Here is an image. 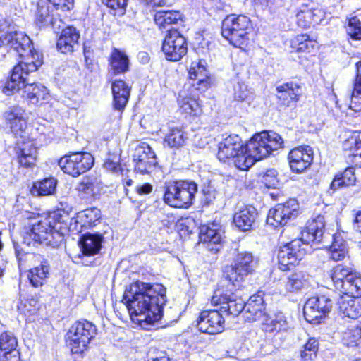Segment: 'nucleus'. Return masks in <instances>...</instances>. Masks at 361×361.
<instances>
[{"label":"nucleus","instance_id":"obj_1","mask_svg":"<svg viewBox=\"0 0 361 361\" xmlns=\"http://www.w3.org/2000/svg\"><path fill=\"white\" fill-rule=\"evenodd\" d=\"M5 47L8 51H13L22 59L13 67L11 76L4 85V91L11 93L16 81L22 78L24 73L35 72L42 64L39 54L34 49L30 38L22 32L16 30L15 25L10 19L0 20V47Z\"/></svg>","mask_w":361,"mask_h":361},{"label":"nucleus","instance_id":"obj_2","mask_svg":"<svg viewBox=\"0 0 361 361\" xmlns=\"http://www.w3.org/2000/svg\"><path fill=\"white\" fill-rule=\"evenodd\" d=\"M122 302L129 316H163L166 288L159 283L137 281L126 287Z\"/></svg>","mask_w":361,"mask_h":361},{"label":"nucleus","instance_id":"obj_3","mask_svg":"<svg viewBox=\"0 0 361 361\" xmlns=\"http://www.w3.org/2000/svg\"><path fill=\"white\" fill-rule=\"evenodd\" d=\"M301 238L294 239L279 247L278 267L283 271L291 270L295 264L312 251L313 245L322 243L324 235V216L318 215L307 221Z\"/></svg>","mask_w":361,"mask_h":361},{"label":"nucleus","instance_id":"obj_4","mask_svg":"<svg viewBox=\"0 0 361 361\" xmlns=\"http://www.w3.org/2000/svg\"><path fill=\"white\" fill-rule=\"evenodd\" d=\"M59 219H61V216L57 213H49L32 226L25 227L21 231L19 242L14 243L16 257L20 259L23 255L21 252H25L21 245L35 247L44 244L53 247L59 246L69 231L60 228Z\"/></svg>","mask_w":361,"mask_h":361},{"label":"nucleus","instance_id":"obj_5","mask_svg":"<svg viewBox=\"0 0 361 361\" xmlns=\"http://www.w3.org/2000/svg\"><path fill=\"white\" fill-rule=\"evenodd\" d=\"M197 190L194 180H171L166 183L164 201L171 207L187 209L193 204Z\"/></svg>","mask_w":361,"mask_h":361},{"label":"nucleus","instance_id":"obj_6","mask_svg":"<svg viewBox=\"0 0 361 361\" xmlns=\"http://www.w3.org/2000/svg\"><path fill=\"white\" fill-rule=\"evenodd\" d=\"M239 290L230 286L225 293L220 290H216L211 299L212 307L202 311L200 316H208L213 313H216V316H223L224 314L238 316L246 307L243 300H237V298L240 297L237 293Z\"/></svg>","mask_w":361,"mask_h":361},{"label":"nucleus","instance_id":"obj_7","mask_svg":"<svg viewBox=\"0 0 361 361\" xmlns=\"http://www.w3.org/2000/svg\"><path fill=\"white\" fill-rule=\"evenodd\" d=\"M252 29L251 20L245 15H228L221 24L222 36L236 47H240L248 42Z\"/></svg>","mask_w":361,"mask_h":361},{"label":"nucleus","instance_id":"obj_8","mask_svg":"<svg viewBox=\"0 0 361 361\" xmlns=\"http://www.w3.org/2000/svg\"><path fill=\"white\" fill-rule=\"evenodd\" d=\"M234 264L226 265L223 269V277L228 281L229 286L240 288V283L257 266V260L250 252H238L234 258Z\"/></svg>","mask_w":361,"mask_h":361},{"label":"nucleus","instance_id":"obj_9","mask_svg":"<svg viewBox=\"0 0 361 361\" xmlns=\"http://www.w3.org/2000/svg\"><path fill=\"white\" fill-rule=\"evenodd\" d=\"M282 137L274 131H263L255 134L244 146L257 161L267 157L273 151L281 148Z\"/></svg>","mask_w":361,"mask_h":361},{"label":"nucleus","instance_id":"obj_10","mask_svg":"<svg viewBox=\"0 0 361 361\" xmlns=\"http://www.w3.org/2000/svg\"><path fill=\"white\" fill-rule=\"evenodd\" d=\"M96 334L95 326L82 320L73 324L66 335V342L73 354L82 353Z\"/></svg>","mask_w":361,"mask_h":361},{"label":"nucleus","instance_id":"obj_11","mask_svg":"<svg viewBox=\"0 0 361 361\" xmlns=\"http://www.w3.org/2000/svg\"><path fill=\"white\" fill-rule=\"evenodd\" d=\"M32 73L31 71L24 73L19 81L15 82L14 86L16 87L15 89H12L11 93H6L4 91V85L2 86V92L8 96L18 92L22 97L35 105H41L47 102L49 97L47 88L40 83L29 82L30 79L27 77Z\"/></svg>","mask_w":361,"mask_h":361},{"label":"nucleus","instance_id":"obj_12","mask_svg":"<svg viewBox=\"0 0 361 361\" xmlns=\"http://www.w3.org/2000/svg\"><path fill=\"white\" fill-rule=\"evenodd\" d=\"M94 162V157L90 153L77 152L62 157L59 160L58 165L65 173L78 177L89 171L93 166Z\"/></svg>","mask_w":361,"mask_h":361},{"label":"nucleus","instance_id":"obj_13","mask_svg":"<svg viewBox=\"0 0 361 361\" xmlns=\"http://www.w3.org/2000/svg\"><path fill=\"white\" fill-rule=\"evenodd\" d=\"M298 209L299 204L295 199H290L284 203L278 204L269 209L267 224L274 228L284 226L298 216Z\"/></svg>","mask_w":361,"mask_h":361},{"label":"nucleus","instance_id":"obj_14","mask_svg":"<svg viewBox=\"0 0 361 361\" xmlns=\"http://www.w3.org/2000/svg\"><path fill=\"white\" fill-rule=\"evenodd\" d=\"M162 51L167 60L178 61L188 52L187 40L177 30H170L163 42Z\"/></svg>","mask_w":361,"mask_h":361},{"label":"nucleus","instance_id":"obj_15","mask_svg":"<svg viewBox=\"0 0 361 361\" xmlns=\"http://www.w3.org/2000/svg\"><path fill=\"white\" fill-rule=\"evenodd\" d=\"M302 94L300 85L295 81H288L276 87L277 105L281 111L288 108L295 109Z\"/></svg>","mask_w":361,"mask_h":361},{"label":"nucleus","instance_id":"obj_16","mask_svg":"<svg viewBox=\"0 0 361 361\" xmlns=\"http://www.w3.org/2000/svg\"><path fill=\"white\" fill-rule=\"evenodd\" d=\"M135 171L142 174L150 173L158 164L156 154L145 142L136 146L133 154Z\"/></svg>","mask_w":361,"mask_h":361},{"label":"nucleus","instance_id":"obj_17","mask_svg":"<svg viewBox=\"0 0 361 361\" xmlns=\"http://www.w3.org/2000/svg\"><path fill=\"white\" fill-rule=\"evenodd\" d=\"M103 241V235L98 233H87L80 238L79 245L82 252V260L84 264L91 266L97 264L96 259L93 261H88L87 258L99 254Z\"/></svg>","mask_w":361,"mask_h":361},{"label":"nucleus","instance_id":"obj_18","mask_svg":"<svg viewBox=\"0 0 361 361\" xmlns=\"http://www.w3.org/2000/svg\"><path fill=\"white\" fill-rule=\"evenodd\" d=\"M35 24L39 28L51 26L58 33L64 23L54 13V8L46 2H39L35 15Z\"/></svg>","mask_w":361,"mask_h":361},{"label":"nucleus","instance_id":"obj_19","mask_svg":"<svg viewBox=\"0 0 361 361\" xmlns=\"http://www.w3.org/2000/svg\"><path fill=\"white\" fill-rule=\"evenodd\" d=\"M288 159L292 171L300 173L311 165L313 150L310 146L295 147L290 151Z\"/></svg>","mask_w":361,"mask_h":361},{"label":"nucleus","instance_id":"obj_20","mask_svg":"<svg viewBox=\"0 0 361 361\" xmlns=\"http://www.w3.org/2000/svg\"><path fill=\"white\" fill-rule=\"evenodd\" d=\"M2 118L5 121L6 127L15 134L23 132L27 127L25 111L18 105L8 107L3 113Z\"/></svg>","mask_w":361,"mask_h":361},{"label":"nucleus","instance_id":"obj_21","mask_svg":"<svg viewBox=\"0 0 361 361\" xmlns=\"http://www.w3.org/2000/svg\"><path fill=\"white\" fill-rule=\"evenodd\" d=\"M243 146L244 144L239 135L236 134L230 135L219 143L217 158L219 161L226 162L233 156H236Z\"/></svg>","mask_w":361,"mask_h":361},{"label":"nucleus","instance_id":"obj_22","mask_svg":"<svg viewBox=\"0 0 361 361\" xmlns=\"http://www.w3.org/2000/svg\"><path fill=\"white\" fill-rule=\"evenodd\" d=\"M217 226L202 225L200 228L199 238L200 241L206 245L207 248L213 253H217L222 248V237Z\"/></svg>","mask_w":361,"mask_h":361},{"label":"nucleus","instance_id":"obj_23","mask_svg":"<svg viewBox=\"0 0 361 361\" xmlns=\"http://www.w3.org/2000/svg\"><path fill=\"white\" fill-rule=\"evenodd\" d=\"M131 87L122 80H115L111 83L112 106L114 110L123 112L128 102Z\"/></svg>","mask_w":361,"mask_h":361},{"label":"nucleus","instance_id":"obj_24","mask_svg":"<svg viewBox=\"0 0 361 361\" xmlns=\"http://www.w3.org/2000/svg\"><path fill=\"white\" fill-rule=\"evenodd\" d=\"M258 216L257 209L252 205H246L240 208L233 216L235 226L242 231L252 230Z\"/></svg>","mask_w":361,"mask_h":361},{"label":"nucleus","instance_id":"obj_25","mask_svg":"<svg viewBox=\"0 0 361 361\" xmlns=\"http://www.w3.org/2000/svg\"><path fill=\"white\" fill-rule=\"evenodd\" d=\"M15 159L21 167L32 169L37 157V149L31 142L18 143L15 148Z\"/></svg>","mask_w":361,"mask_h":361},{"label":"nucleus","instance_id":"obj_26","mask_svg":"<svg viewBox=\"0 0 361 361\" xmlns=\"http://www.w3.org/2000/svg\"><path fill=\"white\" fill-rule=\"evenodd\" d=\"M61 28V32L59 37L57 39L56 48L61 53L66 54L73 52L78 46V42L80 38V34L78 31L72 26H68Z\"/></svg>","mask_w":361,"mask_h":361},{"label":"nucleus","instance_id":"obj_27","mask_svg":"<svg viewBox=\"0 0 361 361\" xmlns=\"http://www.w3.org/2000/svg\"><path fill=\"white\" fill-rule=\"evenodd\" d=\"M348 162L361 168V134L355 133L343 142Z\"/></svg>","mask_w":361,"mask_h":361},{"label":"nucleus","instance_id":"obj_28","mask_svg":"<svg viewBox=\"0 0 361 361\" xmlns=\"http://www.w3.org/2000/svg\"><path fill=\"white\" fill-rule=\"evenodd\" d=\"M332 305V300L325 295L312 297L303 305V316L314 313L326 316L330 312Z\"/></svg>","mask_w":361,"mask_h":361},{"label":"nucleus","instance_id":"obj_29","mask_svg":"<svg viewBox=\"0 0 361 361\" xmlns=\"http://www.w3.org/2000/svg\"><path fill=\"white\" fill-rule=\"evenodd\" d=\"M109 73L114 75L125 74L130 69V59L126 53L114 48L108 59Z\"/></svg>","mask_w":361,"mask_h":361},{"label":"nucleus","instance_id":"obj_30","mask_svg":"<svg viewBox=\"0 0 361 361\" xmlns=\"http://www.w3.org/2000/svg\"><path fill=\"white\" fill-rule=\"evenodd\" d=\"M101 217V212L96 207L87 208L76 214L71 223L77 222L76 226L78 231H70L73 234H78L82 231L83 228H90L95 224Z\"/></svg>","mask_w":361,"mask_h":361},{"label":"nucleus","instance_id":"obj_31","mask_svg":"<svg viewBox=\"0 0 361 361\" xmlns=\"http://www.w3.org/2000/svg\"><path fill=\"white\" fill-rule=\"evenodd\" d=\"M76 189L81 199L92 201L99 192L100 182L95 177L86 176L78 184Z\"/></svg>","mask_w":361,"mask_h":361},{"label":"nucleus","instance_id":"obj_32","mask_svg":"<svg viewBox=\"0 0 361 361\" xmlns=\"http://www.w3.org/2000/svg\"><path fill=\"white\" fill-rule=\"evenodd\" d=\"M154 22L160 28L183 22V16L179 11L160 10L154 15Z\"/></svg>","mask_w":361,"mask_h":361},{"label":"nucleus","instance_id":"obj_33","mask_svg":"<svg viewBox=\"0 0 361 361\" xmlns=\"http://www.w3.org/2000/svg\"><path fill=\"white\" fill-rule=\"evenodd\" d=\"M224 317H198L197 326L199 330L208 334H216L224 329Z\"/></svg>","mask_w":361,"mask_h":361},{"label":"nucleus","instance_id":"obj_34","mask_svg":"<svg viewBox=\"0 0 361 361\" xmlns=\"http://www.w3.org/2000/svg\"><path fill=\"white\" fill-rule=\"evenodd\" d=\"M73 210V207L66 201H61L59 204L57 209L51 212V213H57L59 216H61V219H59V222L61 226V229L63 231H78L76 226H78L77 222L71 223L73 217L70 216V212Z\"/></svg>","mask_w":361,"mask_h":361},{"label":"nucleus","instance_id":"obj_35","mask_svg":"<svg viewBox=\"0 0 361 361\" xmlns=\"http://www.w3.org/2000/svg\"><path fill=\"white\" fill-rule=\"evenodd\" d=\"M162 317H125V322L130 324L133 328L140 327L142 329L151 331L164 327L161 322Z\"/></svg>","mask_w":361,"mask_h":361},{"label":"nucleus","instance_id":"obj_36","mask_svg":"<svg viewBox=\"0 0 361 361\" xmlns=\"http://www.w3.org/2000/svg\"><path fill=\"white\" fill-rule=\"evenodd\" d=\"M324 235H326V237L321 243H324L326 238H331L333 240L329 250L328 251L329 257L335 262L343 260L347 254L346 246L343 240H338V237L335 235L331 236L325 231Z\"/></svg>","mask_w":361,"mask_h":361},{"label":"nucleus","instance_id":"obj_37","mask_svg":"<svg viewBox=\"0 0 361 361\" xmlns=\"http://www.w3.org/2000/svg\"><path fill=\"white\" fill-rule=\"evenodd\" d=\"M355 179L354 168L348 167L343 172L334 176L330 185V190L334 192L340 188L353 185Z\"/></svg>","mask_w":361,"mask_h":361},{"label":"nucleus","instance_id":"obj_38","mask_svg":"<svg viewBox=\"0 0 361 361\" xmlns=\"http://www.w3.org/2000/svg\"><path fill=\"white\" fill-rule=\"evenodd\" d=\"M204 63V61L192 63L189 70V76L191 80H197V85L207 88L209 85V79Z\"/></svg>","mask_w":361,"mask_h":361},{"label":"nucleus","instance_id":"obj_39","mask_svg":"<svg viewBox=\"0 0 361 361\" xmlns=\"http://www.w3.org/2000/svg\"><path fill=\"white\" fill-rule=\"evenodd\" d=\"M354 272L351 267L339 264L331 270L330 277L334 287L338 290L343 288V284L348 279V276Z\"/></svg>","mask_w":361,"mask_h":361},{"label":"nucleus","instance_id":"obj_40","mask_svg":"<svg viewBox=\"0 0 361 361\" xmlns=\"http://www.w3.org/2000/svg\"><path fill=\"white\" fill-rule=\"evenodd\" d=\"M355 66L357 74L351 93L349 107L355 111H361V61L356 63Z\"/></svg>","mask_w":361,"mask_h":361},{"label":"nucleus","instance_id":"obj_41","mask_svg":"<svg viewBox=\"0 0 361 361\" xmlns=\"http://www.w3.org/2000/svg\"><path fill=\"white\" fill-rule=\"evenodd\" d=\"M57 185V180L53 177L44 178L35 182L31 192L36 196H47L54 193Z\"/></svg>","mask_w":361,"mask_h":361},{"label":"nucleus","instance_id":"obj_42","mask_svg":"<svg viewBox=\"0 0 361 361\" xmlns=\"http://www.w3.org/2000/svg\"><path fill=\"white\" fill-rule=\"evenodd\" d=\"M338 291L353 298L361 297V277L355 272L348 276V279Z\"/></svg>","mask_w":361,"mask_h":361},{"label":"nucleus","instance_id":"obj_43","mask_svg":"<svg viewBox=\"0 0 361 361\" xmlns=\"http://www.w3.org/2000/svg\"><path fill=\"white\" fill-rule=\"evenodd\" d=\"M309 275L302 271H295L291 274L286 283V289L288 292H296L302 289L307 284Z\"/></svg>","mask_w":361,"mask_h":361},{"label":"nucleus","instance_id":"obj_44","mask_svg":"<svg viewBox=\"0 0 361 361\" xmlns=\"http://www.w3.org/2000/svg\"><path fill=\"white\" fill-rule=\"evenodd\" d=\"M186 139V133L182 129L173 128L165 136L164 144L171 149H178L184 145Z\"/></svg>","mask_w":361,"mask_h":361},{"label":"nucleus","instance_id":"obj_45","mask_svg":"<svg viewBox=\"0 0 361 361\" xmlns=\"http://www.w3.org/2000/svg\"><path fill=\"white\" fill-rule=\"evenodd\" d=\"M343 340L344 344L350 348L361 345V325H350L344 333Z\"/></svg>","mask_w":361,"mask_h":361},{"label":"nucleus","instance_id":"obj_46","mask_svg":"<svg viewBox=\"0 0 361 361\" xmlns=\"http://www.w3.org/2000/svg\"><path fill=\"white\" fill-rule=\"evenodd\" d=\"M230 160H232L235 166L240 170H247L256 162L245 146Z\"/></svg>","mask_w":361,"mask_h":361},{"label":"nucleus","instance_id":"obj_47","mask_svg":"<svg viewBox=\"0 0 361 361\" xmlns=\"http://www.w3.org/2000/svg\"><path fill=\"white\" fill-rule=\"evenodd\" d=\"M315 46V41L310 39L306 35H298L291 42V48L297 52L310 53L314 49Z\"/></svg>","mask_w":361,"mask_h":361},{"label":"nucleus","instance_id":"obj_48","mask_svg":"<svg viewBox=\"0 0 361 361\" xmlns=\"http://www.w3.org/2000/svg\"><path fill=\"white\" fill-rule=\"evenodd\" d=\"M233 98L235 101L250 103L253 99V94L244 82L237 81L233 83Z\"/></svg>","mask_w":361,"mask_h":361},{"label":"nucleus","instance_id":"obj_49","mask_svg":"<svg viewBox=\"0 0 361 361\" xmlns=\"http://www.w3.org/2000/svg\"><path fill=\"white\" fill-rule=\"evenodd\" d=\"M201 193L202 195V202L204 206H209L216 199L218 195V192L209 180H207L201 186Z\"/></svg>","mask_w":361,"mask_h":361},{"label":"nucleus","instance_id":"obj_50","mask_svg":"<svg viewBox=\"0 0 361 361\" xmlns=\"http://www.w3.org/2000/svg\"><path fill=\"white\" fill-rule=\"evenodd\" d=\"M345 30L352 39L361 40V20L357 16L351 17L348 20Z\"/></svg>","mask_w":361,"mask_h":361},{"label":"nucleus","instance_id":"obj_51","mask_svg":"<svg viewBox=\"0 0 361 361\" xmlns=\"http://www.w3.org/2000/svg\"><path fill=\"white\" fill-rule=\"evenodd\" d=\"M318 346L319 343L315 338H310L301 351V357L305 361L313 360L317 357Z\"/></svg>","mask_w":361,"mask_h":361},{"label":"nucleus","instance_id":"obj_52","mask_svg":"<svg viewBox=\"0 0 361 361\" xmlns=\"http://www.w3.org/2000/svg\"><path fill=\"white\" fill-rule=\"evenodd\" d=\"M314 13L313 11L305 7L296 13L297 23L298 26L306 28L309 27L314 20Z\"/></svg>","mask_w":361,"mask_h":361},{"label":"nucleus","instance_id":"obj_53","mask_svg":"<svg viewBox=\"0 0 361 361\" xmlns=\"http://www.w3.org/2000/svg\"><path fill=\"white\" fill-rule=\"evenodd\" d=\"M17 339L13 333L5 331L0 335V350L6 352L17 347Z\"/></svg>","mask_w":361,"mask_h":361},{"label":"nucleus","instance_id":"obj_54","mask_svg":"<svg viewBox=\"0 0 361 361\" xmlns=\"http://www.w3.org/2000/svg\"><path fill=\"white\" fill-rule=\"evenodd\" d=\"M283 317H265L262 323V329L265 331L272 332L280 331L283 326Z\"/></svg>","mask_w":361,"mask_h":361},{"label":"nucleus","instance_id":"obj_55","mask_svg":"<svg viewBox=\"0 0 361 361\" xmlns=\"http://www.w3.org/2000/svg\"><path fill=\"white\" fill-rule=\"evenodd\" d=\"M103 4L114 11H119L123 14L126 11L128 0H102Z\"/></svg>","mask_w":361,"mask_h":361},{"label":"nucleus","instance_id":"obj_56","mask_svg":"<svg viewBox=\"0 0 361 361\" xmlns=\"http://www.w3.org/2000/svg\"><path fill=\"white\" fill-rule=\"evenodd\" d=\"M277 172L274 169H269L266 171L262 178V182L267 188H276L278 184L276 178Z\"/></svg>","mask_w":361,"mask_h":361},{"label":"nucleus","instance_id":"obj_57","mask_svg":"<svg viewBox=\"0 0 361 361\" xmlns=\"http://www.w3.org/2000/svg\"><path fill=\"white\" fill-rule=\"evenodd\" d=\"M50 265L47 260L44 259L40 264L31 269V273H34L35 276L40 278L43 281L47 279L49 274Z\"/></svg>","mask_w":361,"mask_h":361},{"label":"nucleus","instance_id":"obj_58","mask_svg":"<svg viewBox=\"0 0 361 361\" xmlns=\"http://www.w3.org/2000/svg\"><path fill=\"white\" fill-rule=\"evenodd\" d=\"M52 4V8L60 9L63 11H70L73 8L74 0H50L49 1Z\"/></svg>","mask_w":361,"mask_h":361},{"label":"nucleus","instance_id":"obj_59","mask_svg":"<svg viewBox=\"0 0 361 361\" xmlns=\"http://www.w3.org/2000/svg\"><path fill=\"white\" fill-rule=\"evenodd\" d=\"M252 302H255L256 305L258 307L256 309H254L253 311L255 312V315L257 316L258 311L260 312V314H262V306L263 305L264 300L262 298V295L261 294V292H258V293L256 295H252L250 297L247 306H250ZM262 316V315H259Z\"/></svg>","mask_w":361,"mask_h":361},{"label":"nucleus","instance_id":"obj_60","mask_svg":"<svg viewBox=\"0 0 361 361\" xmlns=\"http://www.w3.org/2000/svg\"><path fill=\"white\" fill-rule=\"evenodd\" d=\"M4 361H20V353L16 349L6 351L4 353Z\"/></svg>","mask_w":361,"mask_h":361},{"label":"nucleus","instance_id":"obj_61","mask_svg":"<svg viewBox=\"0 0 361 361\" xmlns=\"http://www.w3.org/2000/svg\"><path fill=\"white\" fill-rule=\"evenodd\" d=\"M135 190L137 194L140 195L149 194L152 190V186L149 183H144L142 185H137Z\"/></svg>","mask_w":361,"mask_h":361},{"label":"nucleus","instance_id":"obj_62","mask_svg":"<svg viewBox=\"0 0 361 361\" xmlns=\"http://www.w3.org/2000/svg\"><path fill=\"white\" fill-rule=\"evenodd\" d=\"M104 167L114 173H117L120 170V165L117 162L111 160H107L104 164Z\"/></svg>","mask_w":361,"mask_h":361},{"label":"nucleus","instance_id":"obj_63","mask_svg":"<svg viewBox=\"0 0 361 361\" xmlns=\"http://www.w3.org/2000/svg\"><path fill=\"white\" fill-rule=\"evenodd\" d=\"M28 278L30 280V283L34 287H39L42 286L44 281L41 279L40 278H38L34 273H31V271H30V274H28Z\"/></svg>","mask_w":361,"mask_h":361},{"label":"nucleus","instance_id":"obj_64","mask_svg":"<svg viewBox=\"0 0 361 361\" xmlns=\"http://www.w3.org/2000/svg\"><path fill=\"white\" fill-rule=\"evenodd\" d=\"M353 225L354 228L361 233V210L356 213Z\"/></svg>","mask_w":361,"mask_h":361}]
</instances>
